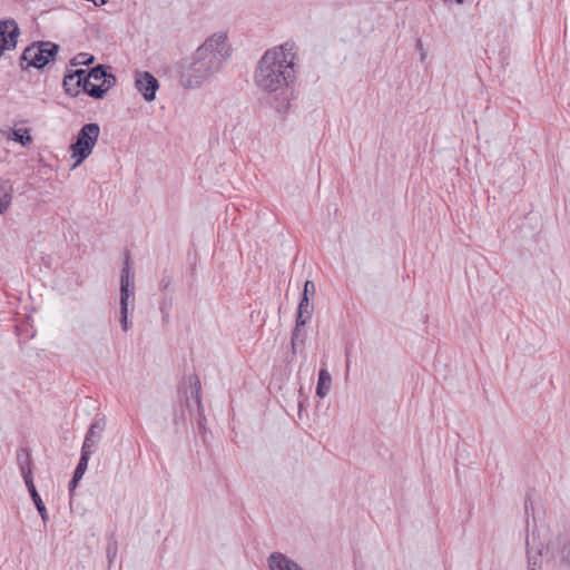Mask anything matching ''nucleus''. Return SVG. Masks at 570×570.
Returning <instances> with one entry per match:
<instances>
[{"label":"nucleus","mask_w":570,"mask_h":570,"mask_svg":"<svg viewBox=\"0 0 570 570\" xmlns=\"http://www.w3.org/2000/svg\"><path fill=\"white\" fill-rule=\"evenodd\" d=\"M19 35L20 30L14 20L0 21V57L6 50L16 48Z\"/></svg>","instance_id":"obj_8"},{"label":"nucleus","mask_w":570,"mask_h":570,"mask_svg":"<svg viewBox=\"0 0 570 570\" xmlns=\"http://www.w3.org/2000/svg\"><path fill=\"white\" fill-rule=\"evenodd\" d=\"M298 47L286 41L264 52L255 70V83L265 92H276L292 85L298 72Z\"/></svg>","instance_id":"obj_1"},{"label":"nucleus","mask_w":570,"mask_h":570,"mask_svg":"<svg viewBox=\"0 0 570 570\" xmlns=\"http://www.w3.org/2000/svg\"><path fill=\"white\" fill-rule=\"evenodd\" d=\"M120 324L121 328L127 332L130 328V322L128 320V307L120 306Z\"/></svg>","instance_id":"obj_22"},{"label":"nucleus","mask_w":570,"mask_h":570,"mask_svg":"<svg viewBox=\"0 0 570 570\" xmlns=\"http://www.w3.org/2000/svg\"><path fill=\"white\" fill-rule=\"evenodd\" d=\"M100 135L96 122L86 124L79 130L76 141L70 145V156L75 160L72 169L80 166L92 153Z\"/></svg>","instance_id":"obj_3"},{"label":"nucleus","mask_w":570,"mask_h":570,"mask_svg":"<svg viewBox=\"0 0 570 570\" xmlns=\"http://www.w3.org/2000/svg\"><path fill=\"white\" fill-rule=\"evenodd\" d=\"M116 554H117V547L109 546L107 549V557H108L109 563H111L114 561V559L116 558Z\"/></svg>","instance_id":"obj_24"},{"label":"nucleus","mask_w":570,"mask_h":570,"mask_svg":"<svg viewBox=\"0 0 570 570\" xmlns=\"http://www.w3.org/2000/svg\"><path fill=\"white\" fill-rule=\"evenodd\" d=\"M12 184L9 180L0 179V214L9 208L12 200Z\"/></svg>","instance_id":"obj_14"},{"label":"nucleus","mask_w":570,"mask_h":570,"mask_svg":"<svg viewBox=\"0 0 570 570\" xmlns=\"http://www.w3.org/2000/svg\"><path fill=\"white\" fill-rule=\"evenodd\" d=\"M115 77L107 73L104 66H97L87 72L86 94L90 97L100 99L112 87Z\"/></svg>","instance_id":"obj_5"},{"label":"nucleus","mask_w":570,"mask_h":570,"mask_svg":"<svg viewBox=\"0 0 570 570\" xmlns=\"http://www.w3.org/2000/svg\"><path fill=\"white\" fill-rule=\"evenodd\" d=\"M313 313V305L309 303L308 297H302L298 311H297V317H296V328L293 334V340L296 336V333L298 332L301 326H304L312 317Z\"/></svg>","instance_id":"obj_12"},{"label":"nucleus","mask_w":570,"mask_h":570,"mask_svg":"<svg viewBox=\"0 0 570 570\" xmlns=\"http://www.w3.org/2000/svg\"><path fill=\"white\" fill-rule=\"evenodd\" d=\"M90 455H91L90 453H88L86 451H81L80 460L78 462V465L75 470L72 480L70 482L71 489H75L77 487V483L79 482V480L82 478L83 473L86 472Z\"/></svg>","instance_id":"obj_17"},{"label":"nucleus","mask_w":570,"mask_h":570,"mask_svg":"<svg viewBox=\"0 0 570 570\" xmlns=\"http://www.w3.org/2000/svg\"><path fill=\"white\" fill-rule=\"evenodd\" d=\"M560 560L563 564L570 566V539L562 546Z\"/></svg>","instance_id":"obj_20"},{"label":"nucleus","mask_w":570,"mask_h":570,"mask_svg":"<svg viewBox=\"0 0 570 570\" xmlns=\"http://www.w3.org/2000/svg\"><path fill=\"white\" fill-rule=\"evenodd\" d=\"M8 139H12L22 146H29L32 142V137L30 135V129H13L11 132L8 134Z\"/></svg>","instance_id":"obj_18"},{"label":"nucleus","mask_w":570,"mask_h":570,"mask_svg":"<svg viewBox=\"0 0 570 570\" xmlns=\"http://www.w3.org/2000/svg\"><path fill=\"white\" fill-rule=\"evenodd\" d=\"M134 273L131 272L129 257L126 258L120 276V306L129 307L134 303Z\"/></svg>","instance_id":"obj_6"},{"label":"nucleus","mask_w":570,"mask_h":570,"mask_svg":"<svg viewBox=\"0 0 570 570\" xmlns=\"http://www.w3.org/2000/svg\"><path fill=\"white\" fill-rule=\"evenodd\" d=\"M197 403H198V405H200V399H199V395H197Z\"/></svg>","instance_id":"obj_28"},{"label":"nucleus","mask_w":570,"mask_h":570,"mask_svg":"<svg viewBox=\"0 0 570 570\" xmlns=\"http://www.w3.org/2000/svg\"><path fill=\"white\" fill-rule=\"evenodd\" d=\"M315 294V285L312 281H306L304 284L303 297L314 296Z\"/></svg>","instance_id":"obj_23"},{"label":"nucleus","mask_w":570,"mask_h":570,"mask_svg":"<svg viewBox=\"0 0 570 570\" xmlns=\"http://www.w3.org/2000/svg\"><path fill=\"white\" fill-rule=\"evenodd\" d=\"M105 421L99 419L91 423L81 448V451H86L92 454L96 450V446L101 439V434L105 430Z\"/></svg>","instance_id":"obj_9"},{"label":"nucleus","mask_w":570,"mask_h":570,"mask_svg":"<svg viewBox=\"0 0 570 570\" xmlns=\"http://www.w3.org/2000/svg\"><path fill=\"white\" fill-rule=\"evenodd\" d=\"M528 570H540L542 562V552L541 550L533 551L532 547H530V542L528 541Z\"/></svg>","instance_id":"obj_19"},{"label":"nucleus","mask_w":570,"mask_h":570,"mask_svg":"<svg viewBox=\"0 0 570 570\" xmlns=\"http://www.w3.org/2000/svg\"><path fill=\"white\" fill-rule=\"evenodd\" d=\"M79 86L80 89H82L86 92V86H87V71L83 70V76L79 79Z\"/></svg>","instance_id":"obj_25"},{"label":"nucleus","mask_w":570,"mask_h":570,"mask_svg":"<svg viewBox=\"0 0 570 570\" xmlns=\"http://www.w3.org/2000/svg\"><path fill=\"white\" fill-rule=\"evenodd\" d=\"M105 2H106V0H100L99 4H104Z\"/></svg>","instance_id":"obj_29"},{"label":"nucleus","mask_w":570,"mask_h":570,"mask_svg":"<svg viewBox=\"0 0 570 570\" xmlns=\"http://www.w3.org/2000/svg\"><path fill=\"white\" fill-rule=\"evenodd\" d=\"M17 462L24 483L32 480V459L30 452L21 448L17 452Z\"/></svg>","instance_id":"obj_11"},{"label":"nucleus","mask_w":570,"mask_h":570,"mask_svg":"<svg viewBox=\"0 0 570 570\" xmlns=\"http://www.w3.org/2000/svg\"><path fill=\"white\" fill-rule=\"evenodd\" d=\"M417 47L422 48V41L421 40L417 41Z\"/></svg>","instance_id":"obj_27"},{"label":"nucleus","mask_w":570,"mask_h":570,"mask_svg":"<svg viewBox=\"0 0 570 570\" xmlns=\"http://www.w3.org/2000/svg\"><path fill=\"white\" fill-rule=\"evenodd\" d=\"M83 76V69L70 72L63 78V87L70 96H78L80 92L79 79Z\"/></svg>","instance_id":"obj_13"},{"label":"nucleus","mask_w":570,"mask_h":570,"mask_svg":"<svg viewBox=\"0 0 570 570\" xmlns=\"http://www.w3.org/2000/svg\"><path fill=\"white\" fill-rule=\"evenodd\" d=\"M332 386V376L326 368H321L318 373V380L316 385V395L324 399Z\"/></svg>","instance_id":"obj_15"},{"label":"nucleus","mask_w":570,"mask_h":570,"mask_svg":"<svg viewBox=\"0 0 570 570\" xmlns=\"http://www.w3.org/2000/svg\"><path fill=\"white\" fill-rule=\"evenodd\" d=\"M268 567L269 570H303L301 566L279 552L268 557Z\"/></svg>","instance_id":"obj_10"},{"label":"nucleus","mask_w":570,"mask_h":570,"mask_svg":"<svg viewBox=\"0 0 570 570\" xmlns=\"http://www.w3.org/2000/svg\"><path fill=\"white\" fill-rule=\"evenodd\" d=\"M135 87L146 101H153L156 98L159 82L150 72L137 71L135 75Z\"/></svg>","instance_id":"obj_7"},{"label":"nucleus","mask_w":570,"mask_h":570,"mask_svg":"<svg viewBox=\"0 0 570 570\" xmlns=\"http://www.w3.org/2000/svg\"><path fill=\"white\" fill-rule=\"evenodd\" d=\"M94 61V56L89 53H79L72 59V65H89Z\"/></svg>","instance_id":"obj_21"},{"label":"nucleus","mask_w":570,"mask_h":570,"mask_svg":"<svg viewBox=\"0 0 570 570\" xmlns=\"http://www.w3.org/2000/svg\"><path fill=\"white\" fill-rule=\"evenodd\" d=\"M227 37L216 33L179 63V81L184 88L194 89L208 81L229 57Z\"/></svg>","instance_id":"obj_2"},{"label":"nucleus","mask_w":570,"mask_h":570,"mask_svg":"<svg viewBox=\"0 0 570 570\" xmlns=\"http://www.w3.org/2000/svg\"><path fill=\"white\" fill-rule=\"evenodd\" d=\"M58 45L52 42H40L26 48L21 60L27 63L26 67L42 68L52 60L58 52Z\"/></svg>","instance_id":"obj_4"},{"label":"nucleus","mask_w":570,"mask_h":570,"mask_svg":"<svg viewBox=\"0 0 570 570\" xmlns=\"http://www.w3.org/2000/svg\"><path fill=\"white\" fill-rule=\"evenodd\" d=\"M26 487L31 495V499H32L42 521L47 522L48 521V512H47V509H46L38 491L36 490L33 480H29L28 482H26Z\"/></svg>","instance_id":"obj_16"},{"label":"nucleus","mask_w":570,"mask_h":570,"mask_svg":"<svg viewBox=\"0 0 570 570\" xmlns=\"http://www.w3.org/2000/svg\"><path fill=\"white\" fill-rule=\"evenodd\" d=\"M163 285H164V288H167V286L169 285V281H167L166 283H165V281H163Z\"/></svg>","instance_id":"obj_26"}]
</instances>
